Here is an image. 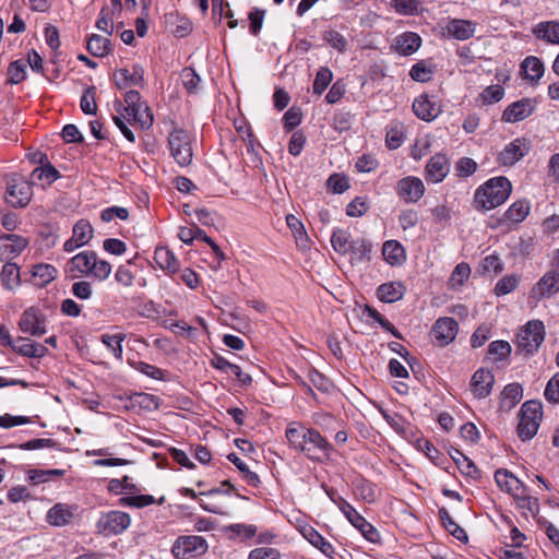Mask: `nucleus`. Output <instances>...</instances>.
<instances>
[{
  "mask_svg": "<svg viewBox=\"0 0 559 559\" xmlns=\"http://www.w3.org/2000/svg\"><path fill=\"white\" fill-rule=\"evenodd\" d=\"M493 384L492 372L484 368L476 370L471 379V390L477 399L487 397L491 393Z\"/></svg>",
  "mask_w": 559,
  "mask_h": 559,
  "instance_id": "6ab92c4d",
  "label": "nucleus"
},
{
  "mask_svg": "<svg viewBox=\"0 0 559 559\" xmlns=\"http://www.w3.org/2000/svg\"><path fill=\"white\" fill-rule=\"evenodd\" d=\"M477 28V23L464 19H450L442 28V34L456 40H467L472 38Z\"/></svg>",
  "mask_w": 559,
  "mask_h": 559,
  "instance_id": "ddd939ff",
  "label": "nucleus"
},
{
  "mask_svg": "<svg viewBox=\"0 0 559 559\" xmlns=\"http://www.w3.org/2000/svg\"><path fill=\"white\" fill-rule=\"evenodd\" d=\"M530 211V202L520 200L510 205V207L504 213V217L512 223H521L527 217Z\"/></svg>",
  "mask_w": 559,
  "mask_h": 559,
  "instance_id": "e433bc0d",
  "label": "nucleus"
},
{
  "mask_svg": "<svg viewBox=\"0 0 559 559\" xmlns=\"http://www.w3.org/2000/svg\"><path fill=\"white\" fill-rule=\"evenodd\" d=\"M80 106L85 115H95L97 111V105L95 102V87H88L85 90L81 97Z\"/></svg>",
  "mask_w": 559,
  "mask_h": 559,
  "instance_id": "bf43d9fd",
  "label": "nucleus"
},
{
  "mask_svg": "<svg viewBox=\"0 0 559 559\" xmlns=\"http://www.w3.org/2000/svg\"><path fill=\"white\" fill-rule=\"evenodd\" d=\"M512 185L506 177L487 180L475 192L474 202L478 210H492L509 198Z\"/></svg>",
  "mask_w": 559,
  "mask_h": 559,
  "instance_id": "f257e3e1",
  "label": "nucleus"
},
{
  "mask_svg": "<svg viewBox=\"0 0 559 559\" xmlns=\"http://www.w3.org/2000/svg\"><path fill=\"white\" fill-rule=\"evenodd\" d=\"M519 417V437L523 441L531 440L537 433L542 421L543 411L540 403L536 401L525 402L521 407Z\"/></svg>",
  "mask_w": 559,
  "mask_h": 559,
  "instance_id": "f03ea898",
  "label": "nucleus"
},
{
  "mask_svg": "<svg viewBox=\"0 0 559 559\" xmlns=\"http://www.w3.org/2000/svg\"><path fill=\"white\" fill-rule=\"evenodd\" d=\"M332 79V71L328 67H321L313 81V93L316 95H321L330 85Z\"/></svg>",
  "mask_w": 559,
  "mask_h": 559,
  "instance_id": "8fccbe9b",
  "label": "nucleus"
},
{
  "mask_svg": "<svg viewBox=\"0 0 559 559\" xmlns=\"http://www.w3.org/2000/svg\"><path fill=\"white\" fill-rule=\"evenodd\" d=\"M154 259L162 270H167L170 273L177 272L179 267V262L176 255L167 248H157L155 250Z\"/></svg>",
  "mask_w": 559,
  "mask_h": 559,
  "instance_id": "72a5a7b5",
  "label": "nucleus"
},
{
  "mask_svg": "<svg viewBox=\"0 0 559 559\" xmlns=\"http://www.w3.org/2000/svg\"><path fill=\"white\" fill-rule=\"evenodd\" d=\"M477 169V163L469 157H462L459 159L455 166V170L461 177H468L473 175Z\"/></svg>",
  "mask_w": 559,
  "mask_h": 559,
  "instance_id": "338daca9",
  "label": "nucleus"
},
{
  "mask_svg": "<svg viewBox=\"0 0 559 559\" xmlns=\"http://www.w3.org/2000/svg\"><path fill=\"white\" fill-rule=\"evenodd\" d=\"M227 459L239 469L248 485L257 487L260 484V478L257 473L250 471L248 465L235 453H230Z\"/></svg>",
  "mask_w": 559,
  "mask_h": 559,
  "instance_id": "79ce46f5",
  "label": "nucleus"
},
{
  "mask_svg": "<svg viewBox=\"0 0 559 559\" xmlns=\"http://www.w3.org/2000/svg\"><path fill=\"white\" fill-rule=\"evenodd\" d=\"M57 276V270L51 264L39 263L32 267V283L35 286L44 287Z\"/></svg>",
  "mask_w": 559,
  "mask_h": 559,
  "instance_id": "c756f323",
  "label": "nucleus"
},
{
  "mask_svg": "<svg viewBox=\"0 0 559 559\" xmlns=\"http://www.w3.org/2000/svg\"><path fill=\"white\" fill-rule=\"evenodd\" d=\"M331 444L316 429H308L305 438V449L301 450L309 459L319 460L320 454L328 455Z\"/></svg>",
  "mask_w": 559,
  "mask_h": 559,
  "instance_id": "f3484780",
  "label": "nucleus"
},
{
  "mask_svg": "<svg viewBox=\"0 0 559 559\" xmlns=\"http://www.w3.org/2000/svg\"><path fill=\"white\" fill-rule=\"evenodd\" d=\"M12 349L17 354L29 358H40L47 354L45 345L21 336L14 340Z\"/></svg>",
  "mask_w": 559,
  "mask_h": 559,
  "instance_id": "a878e982",
  "label": "nucleus"
},
{
  "mask_svg": "<svg viewBox=\"0 0 559 559\" xmlns=\"http://www.w3.org/2000/svg\"><path fill=\"white\" fill-rule=\"evenodd\" d=\"M350 235L341 228L334 229L331 236V243L333 249L340 254H346L350 250Z\"/></svg>",
  "mask_w": 559,
  "mask_h": 559,
  "instance_id": "a19ab883",
  "label": "nucleus"
},
{
  "mask_svg": "<svg viewBox=\"0 0 559 559\" xmlns=\"http://www.w3.org/2000/svg\"><path fill=\"white\" fill-rule=\"evenodd\" d=\"M95 251L85 250L74 257H72L66 265V272L71 277H78V275H88L92 271L93 260Z\"/></svg>",
  "mask_w": 559,
  "mask_h": 559,
  "instance_id": "aec40b11",
  "label": "nucleus"
},
{
  "mask_svg": "<svg viewBox=\"0 0 559 559\" xmlns=\"http://www.w3.org/2000/svg\"><path fill=\"white\" fill-rule=\"evenodd\" d=\"M405 294V286L401 282H389L380 285L377 290L378 298L383 302L401 300Z\"/></svg>",
  "mask_w": 559,
  "mask_h": 559,
  "instance_id": "c85d7f7f",
  "label": "nucleus"
},
{
  "mask_svg": "<svg viewBox=\"0 0 559 559\" xmlns=\"http://www.w3.org/2000/svg\"><path fill=\"white\" fill-rule=\"evenodd\" d=\"M115 108H116V111L118 112L117 116L112 117L115 124L118 127V129L121 131V133L124 135V138L128 141L134 142L135 141L134 133L130 130V128L127 124V122L132 123V120L123 111V104L121 102H116Z\"/></svg>",
  "mask_w": 559,
  "mask_h": 559,
  "instance_id": "c9c22d12",
  "label": "nucleus"
},
{
  "mask_svg": "<svg viewBox=\"0 0 559 559\" xmlns=\"http://www.w3.org/2000/svg\"><path fill=\"white\" fill-rule=\"evenodd\" d=\"M369 209V204L364 198H355L347 206L346 214L350 217H360Z\"/></svg>",
  "mask_w": 559,
  "mask_h": 559,
  "instance_id": "69168bd1",
  "label": "nucleus"
},
{
  "mask_svg": "<svg viewBox=\"0 0 559 559\" xmlns=\"http://www.w3.org/2000/svg\"><path fill=\"white\" fill-rule=\"evenodd\" d=\"M534 107L528 98H522L509 105L503 114L502 120L506 122H518L530 117L533 114Z\"/></svg>",
  "mask_w": 559,
  "mask_h": 559,
  "instance_id": "5701e85b",
  "label": "nucleus"
},
{
  "mask_svg": "<svg viewBox=\"0 0 559 559\" xmlns=\"http://www.w3.org/2000/svg\"><path fill=\"white\" fill-rule=\"evenodd\" d=\"M531 150L530 142L525 138H516L500 152L498 162L502 166H513Z\"/></svg>",
  "mask_w": 559,
  "mask_h": 559,
  "instance_id": "9b49d317",
  "label": "nucleus"
},
{
  "mask_svg": "<svg viewBox=\"0 0 559 559\" xmlns=\"http://www.w3.org/2000/svg\"><path fill=\"white\" fill-rule=\"evenodd\" d=\"M419 0H392L391 7L402 15H414L418 13Z\"/></svg>",
  "mask_w": 559,
  "mask_h": 559,
  "instance_id": "6e6d98bb",
  "label": "nucleus"
},
{
  "mask_svg": "<svg viewBox=\"0 0 559 559\" xmlns=\"http://www.w3.org/2000/svg\"><path fill=\"white\" fill-rule=\"evenodd\" d=\"M131 523L130 515L122 511H109L97 521V530L104 535H118L126 531Z\"/></svg>",
  "mask_w": 559,
  "mask_h": 559,
  "instance_id": "1a4fd4ad",
  "label": "nucleus"
},
{
  "mask_svg": "<svg viewBox=\"0 0 559 559\" xmlns=\"http://www.w3.org/2000/svg\"><path fill=\"white\" fill-rule=\"evenodd\" d=\"M72 518L70 509L63 504L53 506L47 514L48 522L55 526L66 525Z\"/></svg>",
  "mask_w": 559,
  "mask_h": 559,
  "instance_id": "58836bf2",
  "label": "nucleus"
},
{
  "mask_svg": "<svg viewBox=\"0 0 559 559\" xmlns=\"http://www.w3.org/2000/svg\"><path fill=\"white\" fill-rule=\"evenodd\" d=\"M112 16L114 12H110L108 8H103L96 21V27L99 31L111 35L114 32Z\"/></svg>",
  "mask_w": 559,
  "mask_h": 559,
  "instance_id": "052dcab7",
  "label": "nucleus"
},
{
  "mask_svg": "<svg viewBox=\"0 0 559 559\" xmlns=\"http://www.w3.org/2000/svg\"><path fill=\"white\" fill-rule=\"evenodd\" d=\"M460 457L457 459L459 462L456 464L457 468L460 469V472L467 476V477H471L473 479H477L480 477V472L479 469L477 468V466L475 465V463L469 460L466 455L464 454H457Z\"/></svg>",
  "mask_w": 559,
  "mask_h": 559,
  "instance_id": "4d7b16f0",
  "label": "nucleus"
},
{
  "mask_svg": "<svg viewBox=\"0 0 559 559\" xmlns=\"http://www.w3.org/2000/svg\"><path fill=\"white\" fill-rule=\"evenodd\" d=\"M100 338L116 358L120 359L122 357V342L126 338L124 334H103Z\"/></svg>",
  "mask_w": 559,
  "mask_h": 559,
  "instance_id": "3c124183",
  "label": "nucleus"
},
{
  "mask_svg": "<svg viewBox=\"0 0 559 559\" xmlns=\"http://www.w3.org/2000/svg\"><path fill=\"white\" fill-rule=\"evenodd\" d=\"M93 233L94 229L91 223L86 219H80L73 226L72 237L83 247L93 238Z\"/></svg>",
  "mask_w": 559,
  "mask_h": 559,
  "instance_id": "ea45409f",
  "label": "nucleus"
},
{
  "mask_svg": "<svg viewBox=\"0 0 559 559\" xmlns=\"http://www.w3.org/2000/svg\"><path fill=\"white\" fill-rule=\"evenodd\" d=\"M87 50L95 57H104L111 50L110 40L102 35H92L87 40Z\"/></svg>",
  "mask_w": 559,
  "mask_h": 559,
  "instance_id": "4c0bfd02",
  "label": "nucleus"
},
{
  "mask_svg": "<svg viewBox=\"0 0 559 559\" xmlns=\"http://www.w3.org/2000/svg\"><path fill=\"white\" fill-rule=\"evenodd\" d=\"M323 39L338 52L344 53L347 50V39L337 31L329 29L323 34Z\"/></svg>",
  "mask_w": 559,
  "mask_h": 559,
  "instance_id": "864d4df0",
  "label": "nucleus"
},
{
  "mask_svg": "<svg viewBox=\"0 0 559 559\" xmlns=\"http://www.w3.org/2000/svg\"><path fill=\"white\" fill-rule=\"evenodd\" d=\"M26 62L23 60H15L9 64L8 68V82L10 84H19L26 78Z\"/></svg>",
  "mask_w": 559,
  "mask_h": 559,
  "instance_id": "09e8293b",
  "label": "nucleus"
},
{
  "mask_svg": "<svg viewBox=\"0 0 559 559\" xmlns=\"http://www.w3.org/2000/svg\"><path fill=\"white\" fill-rule=\"evenodd\" d=\"M20 330L34 336H40L46 333L45 318L39 310L35 308L26 309L19 322Z\"/></svg>",
  "mask_w": 559,
  "mask_h": 559,
  "instance_id": "dca6fc26",
  "label": "nucleus"
},
{
  "mask_svg": "<svg viewBox=\"0 0 559 559\" xmlns=\"http://www.w3.org/2000/svg\"><path fill=\"white\" fill-rule=\"evenodd\" d=\"M396 193L406 203H416L425 193L421 179L414 176L402 178L397 181Z\"/></svg>",
  "mask_w": 559,
  "mask_h": 559,
  "instance_id": "f8f14e48",
  "label": "nucleus"
},
{
  "mask_svg": "<svg viewBox=\"0 0 559 559\" xmlns=\"http://www.w3.org/2000/svg\"><path fill=\"white\" fill-rule=\"evenodd\" d=\"M513 498L520 509L527 511L533 516H536L539 510L538 499L530 496L528 490L524 493L518 492Z\"/></svg>",
  "mask_w": 559,
  "mask_h": 559,
  "instance_id": "de8ad7c7",
  "label": "nucleus"
},
{
  "mask_svg": "<svg viewBox=\"0 0 559 559\" xmlns=\"http://www.w3.org/2000/svg\"><path fill=\"white\" fill-rule=\"evenodd\" d=\"M0 280L7 289H14L21 284L20 267L15 263L7 262L1 271Z\"/></svg>",
  "mask_w": 559,
  "mask_h": 559,
  "instance_id": "2f4dec72",
  "label": "nucleus"
},
{
  "mask_svg": "<svg viewBox=\"0 0 559 559\" xmlns=\"http://www.w3.org/2000/svg\"><path fill=\"white\" fill-rule=\"evenodd\" d=\"M414 114L421 120L431 121L441 112V106L436 96L421 94L413 103Z\"/></svg>",
  "mask_w": 559,
  "mask_h": 559,
  "instance_id": "2eb2a0df",
  "label": "nucleus"
},
{
  "mask_svg": "<svg viewBox=\"0 0 559 559\" xmlns=\"http://www.w3.org/2000/svg\"><path fill=\"white\" fill-rule=\"evenodd\" d=\"M511 354V345L507 341H495L488 346V356L492 361L506 360Z\"/></svg>",
  "mask_w": 559,
  "mask_h": 559,
  "instance_id": "c03bdc74",
  "label": "nucleus"
},
{
  "mask_svg": "<svg viewBox=\"0 0 559 559\" xmlns=\"http://www.w3.org/2000/svg\"><path fill=\"white\" fill-rule=\"evenodd\" d=\"M495 480L498 487L510 493L512 497L518 492L524 493L527 487L508 469H498L495 473Z\"/></svg>",
  "mask_w": 559,
  "mask_h": 559,
  "instance_id": "4be33fe9",
  "label": "nucleus"
},
{
  "mask_svg": "<svg viewBox=\"0 0 559 559\" xmlns=\"http://www.w3.org/2000/svg\"><path fill=\"white\" fill-rule=\"evenodd\" d=\"M305 538L314 547L321 550L325 556H332L334 548L319 532L313 527L305 528L302 532Z\"/></svg>",
  "mask_w": 559,
  "mask_h": 559,
  "instance_id": "f704fd0d",
  "label": "nucleus"
},
{
  "mask_svg": "<svg viewBox=\"0 0 559 559\" xmlns=\"http://www.w3.org/2000/svg\"><path fill=\"white\" fill-rule=\"evenodd\" d=\"M421 46V37L414 32H404L397 35L392 47L402 56L415 53Z\"/></svg>",
  "mask_w": 559,
  "mask_h": 559,
  "instance_id": "b1692460",
  "label": "nucleus"
},
{
  "mask_svg": "<svg viewBox=\"0 0 559 559\" xmlns=\"http://www.w3.org/2000/svg\"><path fill=\"white\" fill-rule=\"evenodd\" d=\"M544 338V323L540 320L528 321L516 335V350L531 355L538 349Z\"/></svg>",
  "mask_w": 559,
  "mask_h": 559,
  "instance_id": "20e7f679",
  "label": "nucleus"
},
{
  "mask_svg": "<svg viewBox=\"0 0 559 559\" xmlns=\"http://www.w3.org/2000/svg\"><path fill=\"white\" fill-rule=\"evenodd\" d=\"M382 254L391 265H401L405 261L404 247L396 240H388L383 243Z\"/></svg>",
  "mask_w": 559,
  "mask_h": 559,
  "instance_id": "7c9ffc66",
  "label": "nucleus"
},
{
  "mask_svg": "<svg viewBox=\"0 0 559 559\" xmlns=\"http://www.w3.org/2000/svg\"><path fill=\"white\" fill-rule=\"evenodd\" d=\"M559 292V272L551 270L547 272L532 288L531 298L537 301L549 298Z\"/></svg>",
  "mask_w": 559,
  "mask_h": 559,
  "instance_id": "4468645a",
  "label": "nucleus"
},
{
  "mask_svg": "<svg viewBox=\"0 0 559 559\" xmlns=\"http://www.w3.org/2000/svg\"><path fill=\"white\" fill-rule=\"evenodd\" d=\"M28 246V240L16 234L0 236V261L10 262L19 257Z\"/></svg>",
  "mask_w": 559,
  "mask_h": 559,
  "instance_id": "9d476101",
  "label": "nucleus"
},
{
  "mask_svg": "<svg viewBox=\"0 0 559 559\" xmlns=\"http://www.w3.org/2000/svg\"><path fill=\"white\" fill-rule=\"evenodd\" d=\"M544 394L549 402L559 403V372L548 381Z\"/></svg>",
  "mask_w": 559,
  "mask_h": 559,
  "instance_id": "774afa93",
  "label": "nucleus"
},
{
  "mask_svg": "<svg viewBox=\"0 0 559 559\" xmlns=\"http://www.w3.org/2000/svg\"><path fill=\"white\" fill-rule=\"evenodd\" d=\"M521 72L524 80L531 84H537L545 72L544 63L535 56L526 57L521 63Z\"/></svg>",
  "mask_w": 559,
  "mask_h": 559,
  "instance_id": "bb28decb",
  "label": "nucleus"
},
{
  "mask_svg": "<svg viewBox=\"0 0 559 559\" xmlns=\"http://www.w3.org/2000/svg\"><path fill=\"white\" fill-rule=\"evenodd\" d=\"M371 251V245L368 243L365 239H355L350 242L349 253L352 254V259L361 261L367 258Z\"/></svg>",
  "mask_w": 559,
  "mask_h": 559,
  "instance_id": "13d9d810",
  "label": "nucleus"
},
{
  "mask_svg": "<svg viewBox=\"0 0 559 559\" xmlns=\"http://www.w3.org/2000/svg\"><path fill=\"white\" fill-rule=\"evenodd\" d=\"M92 262L93 265L90 276L99 282L106 281L111 273V264L106 260L98 259L96 252Z\"/></svg>",
  "mask_w": 559,
  "mask_h": 559,
  "instance_id": "a18cd8bd",
  "label": "nucleus"
},
{
  "mask_svg": "<svg viewBox=\"0 0 559 559\" xmlns=\"http://www.w3.org/2000/svg\"><path fill=\"white\" fill-rule=\"evenodd\" d=\"M457 334V322L452 318H440L432 328V335L439 346L450 344Z\"/></svg>",
  "mask_w": 559,
  "mask_h": 559,
  "instance_id": "a211bd4d",
  "label": "nucleus"
},
{
  "mask_svg": "<svg viewBox=\"0 0 559 559\" xmlns=\"http://www.w3.org/2000/svg\"><path fill=\"white\" fill-rule=\"evenodd\" d=\"M32 198V185L19 175L10 177L7 186V201L13 206H25Z\"/></svg>",
  "mask_w": 559,
  "mask_h": 559,
  "instance_id": "6e6552de",
  "label": "nucleus"
},
{
  "mask_svg": "<svg viewBox=\"0 0 559 559\" xmlns=\"http://www.w3.org/2000/svg\"><path fill=\"white\" fill-rule=\"evenodd\" d=\"M308 428L293 423L286 429V438L290 447L295 450L300 451L305 449V438L307 435Z\"/></svg>",
  "mask_w": 559,
  "mask_h": 559,
  "instance_id": "473e14b6",
  "label": "nucleus"
},
{
  "mask_svg": "<svg viewBox=\"0 0 559 559\" xmlns=\"http://www.w3.org/2000/svg\"><path fill=\"white\" fill-rule=\"evenodd\" d=\"M180 79L189 93H197L199 91V84L201 82L200 75L192 68H185L180 73Z\"/></svg>",
  "mask_w": 559,
  "mask_h": 559,
  "instance_id": "603ef678",
  "label": "nucleus"
},
{
  "mask_svg": "<svg viewBox=\"0 0 559 559\" xmlns=\"http://www.w3.org/2000/svg\"><path fill=\"white\" fill-rule=\"evenodd\" d=\"M155 502V499L151 495H140L132 497H123L120 499V503L123 506L143 508L146 506H151Z\"/></svg>",
  "mask_w": 559,
  "mask_h": 559,
  "instance_id": "0e129e2a",
  "label": "nucleus"
},
{
  "mask_svg": "<svg viewBox=\"0 0 559 559\" xmlns=\"http://www.w3.org/2000/svg\"><path fill=\"white\" fill-rule=\"evenodd\" d=\"M59 177V171L50 164L43 167H37L32 173V181H46L48 185L52 183Z\"/></svg>",
  "mask_w": 559,
  "mask_h": 559,
  "instance_id": "49530a36",
  "label": "nucleus"
},
{
  "mask_svg": "<svg viewBox=\"0 0 559 559\" xmlns=\"http://www.w3.org/2000/svg\"><path fill=\"white\" fill-rule=\"evenodd\" d=\"M123 111L143 130L150 129L154 122L152 110L146 103L141 102V95L138 91L131 90L126 93Z\"/></svg>",
  "mask_w": 559,
  "mask_h": 559,
  "instance_id": "7ed1b4c3",
  "label": "nucleus"
},
{
  "mask_svg": "<svg viewBox=\"0 0 559 559\" xmlns=\"http://www.w3.org/2000/svg\"><path fill=\"white\" fill-rule=\"evenodd\" d=\"M523 390L519 383L508 384L501 393V403L509 408L513 407L522 399Z\"/></svg>",
  "mask_w": 559,
  "mask_h": 559,
  "instance_id": "37998d69",
  "label": "nucleus"
},
{
  "mask_svg": "<svg viewBox=\"0 0 559 559\" xmlns=\"http://www.w3.org/2000/svg\"><path fill=\"white\" fill-rule=\"evenodd\" d=\"M532 32L537 39L559 45V21L540 22L533 27Z\"/></svg>",
  "mask_w": 559,
  "mask_h": 559,
  "instance_id": "cd10ccee",
  "label": "nucleus"
},
{
  "mask_svg": "<svg viewBox=\"0 0 559 559\" xmlns=\"http://www.w3.org/2000/svg\"><path fill=\"white\" fill-rule=\"evenodd\" d=\"M310 382L321 392H330L332 389V382L321 372L312 369L308 373Z\"/></svg>",
  "mask_w": 559,
  "mask_h": 559,
  "instance_id": "680f3d73",
  "label": "nucleus"
},
{
  "mask_svg": "<svg viewBox=\"0 0 559 559\" xmlns=\"http://www.w3.org/2000/svg\"><path fill=\"white\" fill-rule=\"evenodd\" d=\"M144 70L141 66H133V71L127 69H119L114 74V81L118 88L123 90L129 86L141 85L143 82Z\"/></svg>",
  "mask_w": 559,
  "mask_h": 559,
  "instance_id": "393cba45",
  "label": "nucleus"
},
{
  "mask_svg": "<svg viewBox=\"0 0 559 559\" xmlns=\"http://www.w3.org/2000/svg\"><path fill=\"white\" fill-rule=\"evenodd\" d=\"M168 145L171 156L179 166L186 167L192 163L191 136L186 130L179 128L174 129L169 133Z\"/></svg>",
  "mask_w": 559,
  "mask_h": 559,
  "instance_id": "423d86ee",
  "label": "nucleus"
},
{
  "mask_svg": "<svg viewBox=\"0 0 559 559\" xmlns=\"http://www.w3.org/2000/svg\"><path fill=\"white\" fill-rule=\"evenodd\" d=\"M335 504L343 512V514L350 522V524L355 526L368 542H379V532L361 514H359L358 511L350 503H348L344 498H338L337 500H335Z\"/></svg>",
  "mask_w": 559,
  "mask_h": 559,
  "instance_id": "0eeeda50",
  "label": "nucleus"
},
{
  "mask_svg": "<svg viewBox=\"0 0 559 559\" xmlns=\"http://www.w3.org/2000/svg\"><path fill=\"white\" fill-rule=\"evenodd\" d=\"M469 275H471L469 265L465 262L459 263L454 267V270L450 276V286L452 288L462 286L464 284V282L469 277Z\"/></svg>",
  "mask_w": 559,
  "mask_h": 559,
  "instance_id": "5fc2aeb1",
  "label": "nucleus"
},
{
  "mask_svg": "<svg viewBox=\"0 0 559 559\" xmlns=\"http://www.w3.org/2000/svg\"><path fill=\"white\" fill-rule=\"evenodd\" d=\"M504 95V90L499 84H493L488 87H486L481 94L480 97L483 98L484 103L486 104H495L502 99Z\"/></svg>",
  "mask_w": 559,
  "mask_h": 559,
  "instance_id": "e2e57ef3",
  "label": "nucleus"
},
{
  "mask_svg": "<svg viewBox=\"0 0 559 559\" xmlns=\"http://www.w3.org/2000/svg\"><path fill=\"white\" fill-rule=\"evenodd\" d=\"M450 171L449 159L444 154H435L426 166V179L433 183L441 182Z\"/></svg>",
  "mask_w": 559,
  "mask_h": 559,
  "instance_id": "412c9836",
  "label": "nucleus"
},
{
  "mask_svg": "<svg viewBox=\"0 0 559 559\" xmlns=\"http://www.w3.org/2000/svg\"><path fill=\"white\" fill-rule=\"evenodd\" d=\"M209 549L206 539L199 535L179 536L171 546L176 559H193L201 557Z\"/></svg>",
  "mask_w": 559,
  "mask_h": 559,
  "instance_id": "39448f33",
  "label": "nucleus"
}]
</instances>
